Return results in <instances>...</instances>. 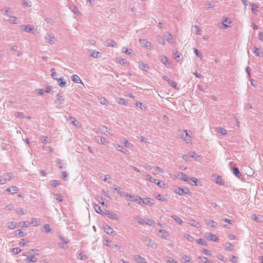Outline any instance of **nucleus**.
I'll use <instances>...</instances> for the list:
<instances>
[{"mask_svg": "<svg viewBox=\"0 0 263 263\" xmlns=\"http://www.w3.org/2000/svg\"><path fill=\"white\" fill-rule=\"evenodd\" d=\"M250 5L252 7L251 10L254 14H255V12L258 11V5H257L256 4L253 3H251Z\"/></svg>", "mask_w": 263, "mask_h": 263, "instance_id": "obj_39", "label": "nucleus"}, {"mask_svg": "<svg viewBox=\"0 0 263 263\" xmlns=\"http://www.w3.org/2000/svg\"><path fill=\"white\" fill-rule=\"evenodd\" d=\"M7 226L8 228H9V229H11V230L14 229L17 227L16 223L14 221L8 222Z\"/></svg>", "mask_w": 263, "mask_h": 263, "instance_id": "obj_29", "label": "nucleus"}, {"mask_svg": "<svg viewBox=\"0 0 263 263\" xmlns=\"http://www.w3.org/2000/svg\"><path fill=\"white\" fill-rule=\"evenodd\" d=\"M182 259H184L185 263H191V258L185 255L182 257Z\"/></svg>", "mask_w": 263, "mask_h": 263, "instance_id": "obj_58", "label": "nucleus"}, {"mask_svg": "<svg viewBox=\"0 0 263 263\" xmlns=\"http://www.w3.org/2000/svg\"><path fill=\"white\" fill-rule=\"evenodd\" d=\"M136 106L137 107L140 108L142 110H146L147 109L146 106L144 105H143V104L141 102H137L136 103Z\"/></svg>", "mask_w": 263, "mask_h": 263, "instance_id": "obj_33", "label": "nucleus"}, {"mask_svg": "<svg viewBox=\"0 0 263 263\" xmlns=\"http://www.w3.org/2000/svg\"><path fill=\"white\" fill-rule=\"evenodd\" d=\"M184 236V238H186L189 241L192 242L194 240L193 237H192L191 235L189 234H185Z\"/></svg>", "mask_w": 263, "mask_h": 263, "instance_id": "obj_60", "label": "nucleus"}, {"mask_svg": "<svg viewBox=\"0 0 263 263\" xmlns=\"http://www.w3.org/2000/svg\"><path fill=\"white\" fill-rule=\"evenodd\" d=\"M165 37H166V40L170 43H173V36L170 33L166 32V34L165 35Z\"/></svg>", "mask_w": 263, "mask_h": 263, "instance_id": "obj_34", "label": "nucleus"}, {"mask_svg": "<svg viewBox=\"0 0 263 263\" xmlns=\"http://www.w3.org/2000/svg\"><path fill=\"white\" fill-rule=\"evenodd\" d=\"M31 224L33 225L34 227H37L39 226V220L36 218H33L32 219Z\"/></svg>", "mask_w": 263, "mask_h": 263, "instance_id": "obj_47", "label": "nucleus"}, {"mask_svg": "<svg viewBox=\"0 0 263 263\" xmlns=\"http://www.w3.org/2000/svg\"><path fill=\"white\" fill-rule=\"evenodd\" d=\"M134 259L138 262V263H147L146 261V259L141 256L139 255H136L134 256Z\"/></svg>", "mask_w": 263, "mask_h": 263, "instance_id": "obj_14", "label": "nucleus"}, {"mask_svg": "<svg viewBox=\"0 0 263 263\" xmlns=\"http://www.w3.org/2000/svg\"><path fill=\"white\" fill-rule=\"evenodd\" d=\"M121 142L124 144L125 147L130 148L133 146V144L129 143L128 140L125 139H122Z\"/></svg>", "mask_w": 263, "mask_h": 263, "instance_id": "obj_31", "label": "nucleus"}, {"mask_svg": "<svg viewBox=\"0 0 263 263\" xmlns=\"http://www.w3.org/2000/svg\"><path fill=\"white\" fill-rule=\"evenodd\" d=\"M22 28H24L23 30L24 31L30 33L32 34H35L34 28L33 26L30 25H27L26 26H22Z\"/></svg>", "mask_w": 263, "mask_h": 263, "instance_id": "obj_8", "label": "nucleus"}, {"mask_svg": "<svg viewBox=\"0 0 263 263\" xmlns=\"http://www.w3.org/2000/svg\"><path fill=\"white\" fill-rule=\"evenodd\" d=\"M28 261L29 262H36V258L34 255L28 256L27 257Z\"/></svg>", "mask_w": 263, "mask_h": 263, "instance_id": "obj_40", "label": "nucleus"}, {"mask_svg": "<svg viewBox=\"0 0 263 263\" xmlns=\"http://www.w3.org/2000/svg\"><path fill=\"white\" fill-rule=\"evenodd\" d=\"M135 219L137 220V221L138 222L139 224L141 225H143L145 223L144 220L141 218L140 217H135Z\"/></svg>", "mask_w": 263, "mask_h": 263, "instance_id": "obj_57", "label": "nucleus"}, {"mask_svg": "<svg viewBox=\"0 0 263 263\" xmlns=\"http://www.w3.org/2000/svg\"><path fill=\"white\" fill-rule=\"evenodd\" d=\"M171 218L174 220L176 222H177L178 224H182V220L179 218L178 217L177 215H173L171 216Z\"/></svg>", "mask_w": 263, "mask_h": 263, "instance_id": "obj_30", "label": "nucleus"}, {"mask_svg": "<svg viewBox=\"0 0 263 263\" xmlns=\"http://www.w3.org/2000/svg\"><path fill=\"white\" fill-rule=\"evenodd\" d=\"M71 80L74 82L78 84H82V81L80 77L77 74H73L71 76Z\"/></svg>", "mask_w": 263, "mask_h": 263, "instance_id": "obj_19", "label": "nucleus"}, {"mask_svg": "<svg viewBox=\"0 0 263 263\" xmlns=\"http://www.w3.org/2000/svg\"><path fill=\"white\" fill-rule=\"evenodd\" d=\"M159 60L167 68L171 67V63L168 61V58L163 55H160L158 57Z\"/></svg>", "mask_w": 263, "mask_h": 263, "instance_id": "obj_5", "label": "nucleus"}, {"mask_svg": "<svg viewBox=\"0 0 263 263\" xmlns=\"http://www.w3.org/2000/svg\"><path fill=\"white\" fill-rule=\"evenodd\" d=\"M168 84L172 87L176 89H178V88L177 87V83L176 82L170 80V81H168Z\"/></svg>", "mask_w": 263, "mask_h": 263, "instance_id": "obj_44", "label": "nucleus"}, {"mask_svg": "<svg viewBox=\"0 0 263 263\" xmlns=\"http://www.w3.org/2000/svg\"><path fill=\"white\" fill-rule=\"evenodd\" d=\"M144 221H145V224H146L149 226H152L153 224L155 223V222L154 221H153L152 219H150L148 218H145L144 220Z\"/></svg>", "mask_w": 263, "mask_h": 263, "instance_id": "obj_52", "label": "nucleus"}, {"mask_svg": "<svg viewBox=\"0 0 263 263\" xmlns=\"http://www.w3.org/2000/svg\"><path fill=\"white\" fill-rule=\"evenodd\" d=\"M193 27L196 29V30L195 31V33L197 35H200L201 33V30L196 25H194Z\"/></svg>", "mask_w": 263, "mask_h": 263, "instance_id": "obj_63", "label": "nucleus"}, {"mask_svg": "<svg viewBox=\"0 0 263 263\" xmlns=\"http://www.w3.org/2000/svg\"><path fill=\"white\" fill-rule=\"evenodd\" d=\"M44 39L45 41L48 44L52 45L54 43L55 37L51 34H47L44 37Z\"/></svg>", "mask_w": 263, "mask_h": 263, "instance_id": "obj_9", "label": "nucleus"}, {"mask_svg": "<svg viewBox=\"0 0 263 263\" xmlns=\"http://www.w3.org/2000/svg\"><path fill=\"white\" fill-rule=\"evenodd\" d=\"M22 251V250L19 248H14L11 249V252L14 254H17Z\"/></svg>", "mask_w": 263, "mask_h": 263, "instance_id": "obj_56", "label": "nucleus"}, {"mask_svg": "<svg viewBox=\"0 0 263 263\" xmlns=\"http://www.w3.org/2000/svg\"><path fill=\"white\" fill-rule=\"evenodd\" d=\"M194 52L195 54L200 59L202 58V54L199 51V50L196 48H194Z\"/></svg>", "mask_w": 263, "mask_h": 263, "instance_id": "obj_59", "label": "nucleus"}, {"mask_svg": "<svg viewBox=\"0 0 263 263\" xmlns=\"http://www.w3.org/2000/svg\"><path fill=\"white\" fill-rule=\"evenodd\" d=\"M159 233L161 234V237L164 239H167L169 237V235L167 231L163 229H160Z\"/></svg>", "mask_w": 263, "mask_h": 263, "instance_id": "obj_15", "label": "nucleus"}, {"mask_svg": "<svg viewBox=\"0 0 263 263\" xmlns=\"http://www.w3.org/2000/svg\"><path fill=\"white\" fill-rule=\"evenodd\" d=\"M65 100L64 96L62 95V93H59L57 95L56 100L55 103L58 102H63Z\"/></svg>", "mask_w": 263, "mask_h": 263, "instance_id": "obj_26", "label": "nucleus"}, {"mask_svg": "<svg viewBox=\"0 0 263 263\" xmlns=\"http://www.w3.org/2000/svg\"><path fill=\"white\" fill-rule=\"evenodd\" d=\"M154 200L149 198H142L140 196V199L139 200L138 203L141 205V206H143L145 204H148L151 206H152L154 204Z\"/></svg>", "mask_w": 263, "mask_h": 263, "instance_id": "obj_1", "label": "nucleus"}, {"mask_svg": "<svg viewBox=\"0 0 263 263\" xmlns=\"http://www.w3.org/2000/svg\"><path fill=\"white\" fill-rule=\"evenodd\" d=\"M140 65H141V67L142 69H143L144 71H147L149 69V67L148 66V65L145 64V63H144L143 62H142L141 64H140Z\"/></svg>", "mask_w": 263, "mask_h": 263, "instance_id": "obj_53", "label": "nucleus"}, {"mask_svg": "<svg viewBox=\"0 0 263 263\" xmlns=\"http://www.w3.org/2000/svg\"><path fill=\"white\" fill-rule=\"evenodd\" d=\"M18 18L15 16H11L10 17L9 22L11 24H17Z\"/></svg>", "mask_w": 263, "mask_h": 263, "instance_id": "obj_42", "label": "nucleus"}, {"mask_svg": "<svg viewBox=\"0 0 263 263\" xmlns=\"http://www.w3.org/2000/svg\"><path fill=\"white\" fill-rule=\"evenodd\" d=\"M55 162L57 164V166L60 168H62L64 167V166L65 165V163H64V161L63 160H61L60 159L57 158L55 160Z\"/></svg>", "mask_w": 263, "mask_h": 263, "instance_id": "obj_20", "label": "nucleus"}, {"mask_svg": "<svg viewBox=\"0 0 263 263\" xmlns=\"http://www.w3.org/2000/svg\"><path fill=\"white\" fill-rule=\"evenodd\" d=\"M224 248L228 251H232V245L230 242L226 243L224 245Z\"/></svg>", "mask_w": 263, "mask_h": 263, "instance_id": "obj_45", "label": "nucleus"}, {"mask_svg": "<svg viewBox=\"0 0 263 263\" xmlns=\"http://www.w3.org/2000/svg\"><path fill=\"white\" fill-rule=\"evenodd\" d=\"M93 206L95 210V211L99 214H103L102 211L101 210V207L97 204V203H93Z\"/></svg>", "mask_w": 263, "mask_h": 263, "instance_id": "obj_27", "label": "nucleus"}, {"mask_svg": "<svg viewBox=\"0 0 263 263\" xmlns=\"http://www.w3.org/2000/svg\"><path fill=\"white\" fill-rule=\"evenodd\" d=\"M114 189L115 191H116L117 193L118 194H119L120 196H125V195L126 194V193H125V192H122L121 188L119 186H115V187H114Z\"/></svg>", "mask_w": 263, "mask_h": 263, "instance_id": "obj_24", "label": "nucleus"}, {"mask_svg": "<svg viewBox=\"0 0 263 263\" xmlns=\"http://www.w3.org/2000/svg\"><path fill=\"white\" fill-rule=\"evenodd\" d=\"M181 54H178V51L177 50L175 52H173V58L175 59L177 62H179L180 59Z\"/></svg>", "mask_w": 263, "mask_h": 263, "instance_id": "obj_35", "label": "nucleus"}, {"mask_svg": "<svg viewBox=\"0 0 263 263\" xmlns=\"http://www.w3.org/2000/svg\"><path fill=\"white\" fill-rule=\"evenodd\" d=\"M71 11L77 15H80L81 12L79 11L78 8L75 5H72L69 8Z\"/></svg>", "mask_w": 263, "mask_h": 263, "instance_id": "obj_28", "label": "nucleus"}, {"mask_svg": "<svg viewBox=\"0 0 263 263\" xmlns=\"http://www.w3.org/2000/svg\"><path fill=\"white\" fill-rule=\"evenodd\" d=\"M107 217L111 220H118V217L117 214L112 211H106L103 213Z\"/></svg>", "mask_w": 263, "mask_h": 263, "instance_id": "obj_7", "label": "nucleus"}, {"mask_svg": "<svg viewBox=\"0 0 263 263\" xmlns=\"http://www.w3.org/2000/svg\"><path fill=\"white\" fill-rule=\"evenodd\" d=\"M106 42V45L108 47H117V44L112 40L108 39Z\"/></svg>", "mask_w": 263, "mask_h": 263, "instance_id": "obj_25", "label": "nucleus"}, {"mask_svg": "<svg viewBox=\"0 0 263 263\" xmlns=\"http://www.w3.org/2000/svg\"><path fill=\"white\" fill-rule=\"evenodd\" d=\"M189 156L195 160H197L199 158V156L197 155L196 153L191 152L189 153Z\"/></svg>", "mask_w": 263, "mask_h": 263, "instance_id": "obj_48", "label": "nucleus"}, {"mask_svg": "<svg viewBox=\"0 0 263 263\" xmlns=\"http://www.w3.org/2000/svg\"><path fill=\"white\" fill-rule=\"evenodd\" d=\"M189 223L197 228H199L200 227V223L194 219H190Z\"/></svg>", "mask_w": 263, "mask_h": 263, "instance_id": "obj_21", "label": "nucleus"}, {"mask_svg": "<svg viewBox=\"0 0 263 263\" xmlns=\"http://www.w3.org/2000/svg\"><path fill=\"white\" fill-rule=\"evenodd\" d=\"M180 138L185 141L186 143H190L192 142V138L187 133V130H184L183 132L180 134Z\"/></svg>", "mask_w": 263, "mask_h": 263, "instance_id": "obj_3", "label": "nucleus"}, {"mask_svg": "<svg viewBox=\"0 0 263 263\" xmlns=\"http://www.w3.org/2000/svg\"><path fill=\"white\" fill-rule=\"evenodd\" d=\"M156 40L158 43L162 45L165 44V41L161 36H157Z\"/></svg>", "mask_w": 263, "mask_h": 263, "instance_id": "obj_43", "label": "nucleus"}, {"mask_svg": "<svg viewBox=\"0 0 263 263\" xmlns=\"http://www.w3.org/2000/svg\"><path fill=\"white\" fill-rule=\"evenodd\" d=\"M155 198L158 199V200H160V201H166L167 199L166 198L164 197L162 195H161V194H158L156 197Z\"/></svg>", "mask_w": 263, "mask_h": 263, "instance_id": "obj_51", "label": "nucleus"}, {"mask_svg": "<svg viewBox=\"0 0 263 263\" xmlns=\"http://www.w3.org/2000/svg\"><path fill=\"white\" fill-rule=\"evenodd\" d=\"M118 63L123 66H126L128 64V62H127L125 59H120L119 60Z\"/></svg>", "mask_w": 263, "mask_h": 263, "instance_id": "obj_46", "label": "nucleus"}, {"mask_svg": "<svg viewBox=\"0 0 263 263\" xmlns=\"http://www.w3.org/2000/svg\"><path fill=\"white\" fill-rule=\"evenodd\" d=\"M177 178L181 179L182 181H188L187 176L182 172H179L177 173Z\"/></svg>", "mask_w": 263, "mask_h": 263, "instance_id": "obj_16", "label": "nucleus"}, {"mask_svg": "<svg viewBox=\"0 0 263 263\" xmlns=\"http://www.w3.org/2000/svg\"><path fill=\"white\" fill-rule=\"evenodd\" d=\"M95 140L97 142L103 144L107 145L108 143V141L106 140V138L101 137V136H97L95 137Z\"/></svg>", "mask_w": 263, "mask_h": 263, "instance_id": "obj_11", "label": "nucleus"}, {"mask_svg": "<svg viewBox=\"0 0 263 263\" xmlns=\"http://www.w3.org/2000/svg\"><path fill=\"white\" fill-rule=\"evenodd\" d=\"M104 229L105 232L108 234H112L114 233V231L107 224H105L104 227Z\"/></svg>", "mask_w": 263, "mask_h": 263, "instance_id": "obj_22", "label": "nucleus"}, {"mask_svg": "<svg viewBox=\"0 0 263 263\" xmlns=\"http://www.w3.org/2000/svg\"><path fill=\"white\" fill-rule=\"evenodd\" d=\"M118 103L120 105H123L125 106H127L128 104L127 102L123 98H120L119 101H118Z\"/></svg>", "mask_w": 263, "mask_h": 263, "instance_id": "obj_50", "label": "nucleus"}, {"mask_svg": "<svg viewBox=\"0 0 263 263\" xmlns=\"http://www.w3.org/2000/svg\"><path fill=\"white\" fill-rule=\"evenodd\" d=\"M99 131L101 132V134L106 135V136H113V134L110 132V129L108 128L106 126L104 125H101L99 126Z\"/></svg>", "mask_w": 263, "mask_h": 263, "instance_id": "obj_4", "label": "nucleus"}, {"mask_svg": "<svg viewBox=\"0 0 263 263\" xmlns=\"http://www.w3.org/2000/svg\"><path fill=\"white\" fill-rule=\"evenodd\" d=\"M57 81L59 83V85L61 87H64L66 86V83L65 81H64L62 78H60L57 79Z\"/></svg>", "mask_w": 263, "mask_h": 263, "instance_id": "obj_37", "label": "nucleus"}, {"mask_svg": "<svg viewBox=\"0 0 263 263\" xmlns=\"http://www.w3.org/2000/svg\"><path fill=\"white\" fill-rule=\"evenodd\" d=\"M15 212L20 215L25 214L24 210L23 208H18L15 210Z\"/></svg>", "mask_w": 263, "mask_h": 263, "instance_id": "obj_36", "label": "nucleus"}, {"mask_svg": "<svg viewBox=\"0 0 263 263\" xmlns=\"http://www.w3.org/2000/svg\"><path fill=\"white\" fill-rule=\"evenodd\" d=\"M198 258L200 259L201 263H208L209 262L208 258L204 256H199Z\"/></svg>", "mask_w": 263, "mask_h": 263, "instance_id": "obj_54", "label": "nucleus"}, {"mask_svg": "<svg viewBox=\"0 0 263 263\" xmlns=\"http://www.w3.org/2000/svg\"><path fill=\"white\" fill-rule=\"evenodd\" d=\"M11 179H13V174L11 173L4 174L3 177L0 176V181H10Z\"/></svg>", "mask_w": 263, "mask_h": 263, "instance_id": "obj_10", "label": "nucleus"}, {"mask_svg": "<svg viewBox=\"0 0 263 263\" xmlns=\"http://www.w3.org/2000/svg\"><path fill=\"white\" fill-rule=\"evenodd\" d=\"M100 103L103 105H107L109 104V102L106 98H105L104 97H102L100 99Z\"/></svg>", "mask_w": 263, "mask_h": 263, "instance_id": "obj_55", "label": "nucleus"}, {"mask_svg": "<svg viewBox=\"0 0 263 263\" xmlns=\"http://www.w3.org/2000/svg\"><path fill=\"white\" fill-rule=\"evenodd\" d=\"M252 219L257 222H261L260 215L254 214L253 215Z\"/></svg>", "mask_w": 263, "mask_h": 263, "instance_id": "obj_38", "label": "nucleus"}, {"mask_svg": "<svg viewBox=\"0 0 263 263\" xmlns=\"http://www.w3.org/2000/svg\"><path fill=\"white\" fill-rule=\"evenodd\" d=\"M77 257L80 260H85L87 259V257L84 255L82 252H79L77 254Z\"/></svg>", "mask_w": 263, "mask_h": 263, "instance_id": "obj_32", "label": "nucleus"}, {"mask_svg": "<svg viewBox=\"0 0 263 263\" xmlns=\"http://www.w3.org/2000/svg\"><path fill=\"white\" fill-rule=\"evenodd\" d=\"M139 42L144 47H146L149 49H152V48L151 43L145 39H140Z\"/></svg>", "mask_w": 263, "mask_h": 263, "instance_id": "obj_13", "label": "nucleus"}, {"mask_svg": "<svg viewBox=\"0 0 263 263\" xmlns=\"http://www.w3.org/2000/svg\"><path fill=\"white\" fill-rule=\"evenodd\" d=\"M115 147L116 149L119 152H121L125 154H127L128 151L125 149L122 146L119 144H115Z\"/></svg>", "mask_w": 263, "mask_h": 263, "instance_id": "obj_17", "label": "nucleus"}, {"mask_svg": "<svg viewBox=\"0 0 263 263\" xmlns=\"http://www.w3.org/2000/svg\"><path fill=\"white\" fill-rule=\"evenodd\" d=\"M197 242L198 244L203 246H206L208 245L207 242L205 240H203V239L202 238H199Z\"/></svg>", "mask_w": 263, "mask_h": 263, "instance_id": "obj_49", "label": "nucleus"}, {"mask_svg": "<svg viewBox=\"0 0 263 263\" xmlns=\"http://www.w3.org/2000/svg\"><path fill=\"white\" fill-rule=\"evenodd\" d=\"M128 201H135L138 203L140 199V196L139 195H132L128 193H126L125 196Z\"/></svg>", "mask_w": 263, "mask_h": 263, "instance_id": "obj_6", "label": "nucleus"}, {"mask_svg": "<svg viewBox=\"0 0 263 263\" xmlns=\"http://www.w3.org/2000/svg\"><path fill=\"white\" fill-rule=\"evenodd\" d=\"M174 191L175 193H177L180 195H190V192L189 189L186 187L181 188L180 187H175L174 189Z\"/></svg>", "mask_w": 263, "mask_h": 263, "instance_id": "obj_2", "label": "nucleus"}, {"mask_svg": "<svg viewBox=\"0 0 263 263\" xmlns=\"http://www.w3.org/2000/svg\"><path fill=\"white\" fill-rule=\"evenodd\" d=\"M233 173L235 176H237L240 174L239 169L237 167H234L233 168Z\"/></svg>", "mask_w": 263, "mask_h": 263, "instance_id": "obj_64", "label": "nucleus"}, {"mask_svg": "<svg viewBox=\"0 0 263 263\" xmlns=\"http://www.w3.org/2000/svg\"><path fill=\"white\" fill-rule=\"evenodd\" d=\"M212 177L213 179H215L216 181H221V177L219 175H218L216 174H213L212 175Z\"/></svg>", "mask_w": 263, "mask_h": 263, "instance_id": "obj_61", "label": "nucleus"}, {"mask_svg": "<svg viewBox=\"0 0 263 263\" xmlns=\"http://www.w3.org/2000/svg\"><path fill=\"white\" fill-rule=\"evenodd\" d=\"M100 54V53L99 52L92 51L90 54V57L92 58H98Z\"/></svg>", "mask_w": 263, "mask_h": 263, "instance_id": "obj_62", "label": "nucleus"}, {"mask_svg": "<svg viewBox=\"0 0 263 263\" xmlns=\"http://www.w3.org/2000/svg\"><path fill=\"white\" fill-rule=\"evenodd\" d=\"M206 223L207 225L211 226L212 228H217V223L216 222L208 219L206 221Z\"/></svg>", "mask_w": 263, "mask_h": 263, "instance_id": "obj_23", "label": "nucleus"}, {"mask_svg": "<svg viewBox=\"0 0 263 263\" xmlns=\"http://www.w3.org/2000/svg\"><path fill=\"white\" fill-rule=\"evenodd\" d=\"M12 11L10 8L6 7L5 8V12L4 13V15L9 16V17L11 16L10 14L12 13Z\"/></svg>", "mask_w": 263, "mask_h": 263, "instance_id": "obj_41", "label": "nucleus"}, {"mask_svg": "<svg viewBox=\"0 0 263 263\" xmlns=\"http://www.w3.org/2000/svg\"><path fill=\"white\" fill-rule=\"evenodd\" d=\"M144 242L146 246L151 247L152 248H155V243L148 237H146L144 238Z\"/></svg>", "mask_w": 263, "mask_h": 263, "instance_id": "obj_12", "label": "nucleus"}, {"mask_svg": "<svg viewBox=\"0 0 263 263\" xmlns=\"http://www.w3.org/2000/svg\"><path fill=\"white\" fill-rule=\"evenodd\" d=\"M207 238L211 240L214 242H217L218 240V238L216 236V235L212 234V233H209L208 236H207Z\"/></svg>", "mask_w": 263, "mask_h": 263, "instance_id": "obj_18", "label": "nucleus"}]
</instances>
